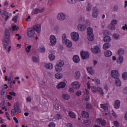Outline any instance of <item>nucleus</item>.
<instances>
[{
    "instance_id": "35",
    "label": "nucleus",
    "mask_w": 127,
    "mask_h": 127,
    "mask_svg": "<svg viewBox=\"0 0 127 127\" xmlns=\"http://www.w3.org/2000/svg\"><path fill=\"white\" fill-rule=\"evenodd\" d=\"M87 70L88 72L91 74H93L94 73V70L92 68V67H88L87 68Z\"/></svg>"
},
{
    "instance_id": "9",
    "label": "nucleus",
    "mask_w": 127,
    "mask_h": 127,
    "mask_svg": "<svg viewBox=\"0 0 127 127\" xmlns=\"http://www.w3.org/2000/svg\"><path fill=\"white\" fill-rule=\"evenodd\" d=\"M65 17V14L62 13H60L58 14L57 18L58 20L62 21L64 20Z\"/></svg>"
},
{
    "instance_id": "60",
    "label": "nucleus",
    "mask_w": 127,
    "mask_h": 127,
    "mask_svg": "<svg viewBox=\"0 0 127 127\" xmlns=\"http://www.w3.org/2000/svg\"><path fill=\"white\" fill-rule=\"evenodd\" d=\"M114 125L116 127H118L119 126V123L117 121H115L113 122Z\"/></svg>"
},
{
    "instance_id": "49",
    "label": "nucleus",
    "mask_w": 127,
    "mask_h": 127,
    "mask_svg": "<svg viewBox=\"0 0 127 127\" xmlns=\"http://www.w3.org/2000/svg\"><path fill=\"white\" fill-rule=\"evenodd\" d=\"M32 60L35 63H37L38 61L37 58L34 56H32Z\"/></svg>"
},
{
    "instance_id": "63",
    "label": "nucleus",
    "mask_w": 127,
    "mask_h": 127,
    "mask_svg": "<svg viewBox=\"0 0 127 127\" xmlns=\"http://www.w3.org/2000/svg\"><path fill=\"white\" fill-rule=\"evenodd\" d=\"M102 120L100 119H97L96 122V123L98 124L101 123Z\"/></svg>"
},
{
    "instance_id": "37",
    "label": "nucleus",
    "mask_w": 127,
    "mask_h": 127,
    "mask_svg": "<svg viewBox=\"0 0 127 127\" xmlns=\"http://www.w3.org/2000/svg\"><path fill=\"white\" fill-rule=\"evenodd\" d=\"M87 34H93V30L92 28L89 27L87 29Z\"/></svg>"
},
{
    "instance_id": "52",
    "label": "nucleus",
    "mask_w": 127,
    "mask_h": 127,
    "mask_svg": "<svg viewBox=\"0 0 127 127\" xmlns=\"http://www.w3.org/2000/svg\"><path fill=\"white\" fill-rule=\"evenodd\" d=\"M39 50L42 53H44L45 51V49L43 47H40Z\"/></svg>"
},
{
    "instance_id": "62",
    "label": "nucleus",
    "mask_w": 127,
    "mask_h": 127,
    "mask_svg": "<svg viewBox=\"0 0 127 127\" xmlns=\"http://www.w3.org/2000/svg\"><path fill=\"white\" fill-rule=\"evenodd\" d=\"M118 6H115L113 8V10L114 11H117L118 10Z\"/></svg>"
},
{
    "instance_id": "39",
    "label": "nucleus",
    "mask_w": 127,
    "mask_h": 127,
    "mask_svg": "<svg viewBox=\"0 0 127 127\" xmlns=\"http://www.w3.org/2000/svg\"><path fill=\"white\" fill-rule=\"evenodd\" d=\"M68 39H66V34H63L62 36V42L63 43H64Z\"/></svg>"
},
{
    "instance_id": "43",
    "label": "nucleus",
    "mask_w": 127,
    "mask_h": 127,
    "mask_svg": "<svg viewBox=\"0 0 127 127\" xmlns=\"http://www.w3.org/2000/svg\"><path fill=\"white\" fill-rule=\"evenodd\" d=\"M78 0H67V2L70 4H73L77 3Z\"/></svg>"
},
{
    "instance_id": "47",
    "label": "nucleus",
    "mask_w": 127,
    "mask_h": 127,
    "mask_svg": "<svg viewBox=\"0 0 127 127\" xmlns=\"http://www.w3.org/2000/svg\"><path fill=\"white\" fill-rule=\"evenodd\" d=\"M113 36L114 38L115 39H118L120 37V35L118 33L114 34L113 35Z\"/></svg>"
},
{
    "instance_id": "40",
    "label": "nucleus",
    "mask_w": 127,
    "mask_h": 127,
    "mask_svg": "<svg viewBox=\"0 0 127 127\" xmlns=\"http://www.w3.org/2000/svg\"><path fill=\"white\" fill-rule=\"evenodd\" d=\"M32 48V46L31 45H29L27 47L25 46V48L26 52L28 53L31 51V49Z\"/></svg>"
},
{
    "instance_id": "32",
    "label": "nucleus",
    "mask_w": 127,
    "mask_h": 127,
    "mask_svg": "<svg viewBox=\"0 0 127 127\" xmlns=\"http://www.w3.org/2000/svg\"><path fill=\"white\" fill-rule=\"evenodd\" d=\"M56 64L62 67L64 65V62L63 61L60 60L57 61Z\"/></svg>"
},
{
    "instance_id": "34",
    "label": "nucleus",
    "mask_w": 127,
    "mask_h": 127,
    "mask_svg": "<svg viewBox=\"0 0 127 127\" xmlns=\"http://www.w3.org/2000/svg\"><path fill=\"white\" fill-rule=\"evenodd\" d=\"M55 76L56 78L60 79L63 77V75L61 73H57L55 75Z\"/></svg>"
},
{
    "instance_id": "46",
    "label": "nucleus",
    "mask_w": 127,
    "mask_h": 127,
    "mask_svg": "<svg viewBox=\"0 0 127 127\" xmlns=\"http://www.w3.org/2000/svg\"><path fill=\"white\" fill-rule=\"evenodd\" d=\"M91 90L92 92L95 93L97 91V88L96 87L94 86H91Z\"/></svg>"
},
{
    "instance_id": "8",
    "label": "nucleus",
    "mask_w": 127,
    "mask_h": 127,
    "mask_svg": "<svg viewBox=\"0 0 127 127\" xmlns=\"http://www.w3.org/2000/svg\"><path fill=\"white\" fill-rule=\"evenodd\" d=\"M92 51L94 53H96L100 52V47L98 46H95L91 49Z\"/></svg>"
},
{
    "instance_id": "6",
    "label": "nucleus",
    "mask_w": 127,
    "mask_h": 127,
    "mask_svg": "<svg viewBox=\"0 0 127 127\" xmlns=\"http://www.w3.org/2000/svg\"><path fill=\"white\" fill-rule=\"evenodd\" d=\"M72 86L75 89H79L81 85V83L79 82L75 81L72 82L71 84Z\"/></svg>"
},
{
    "instance_id": "64",
    "label": "nucleus",
    "mask_w": 127,
    "mask_h": 127,
    "mask_svg": "<svg viewBox=\"0 0 127 127\" xmlns=\"http://www.w3.org/2000/svg\"><path fill=\"white\" fill-rule=\"evenodd\" d=\"M117 21L116 20H112L111 24H117Z\"/></svg>"
},
{
    "instance_id": "1",
    "label": "nucleus",
    "mask_w": 127,
    "mask_h": 127,
    "mask_svg": "<svg viewBox=\"0 0 127 127\" xmlns=\"http://www.w3.org/2000/svg\"><path fill=\"white\" fill-rule=\"evenodd\" d=\"M10 35L9 30L6 29L5 31L4 37L2 40L3 45L5 49H7V45L11 42Z\"/></svg>"
},
{
    "instance_id": "44",
    "label": "nucleus",
    "mask_w": 127,
    "mask_h": 127,
    "mask_svg": "<svg viewBox=\"0 0 127 127\" xmlns=\"http://www.w3.org/2000/svg\"><path fill=\"white\" fill-rule=\"evenodd\" d=\"M49 58L50 60L52 61L55 59V57L54 55L51 54L49 55Z\"/></svg>"
},
{
    "instance_id": "61",
    "label": "nucleus",
    "mask_w": 127,
    "mask_h": 127,
    "mask_svg": "<svg viewBox=\"0 0 127 127\" xmlns=\"http://www.w3.org/2000/svg\"><path fill=\"white\" fill-rule=\"evenodd\" d=\"M82 94V92L80 91H78L76 93V95L77 96L80 95Z\"/></svg>"
},
{
    "instance_id": "12",
    "label": "nucleus",
    "mask_w": 127,
    "mask_h": 127,
    "mask_svg": "<svg viewBox=\"0 0 127 127\" xmlns=\"http://www.w3.org/2000/svg\"><path fill=\"white\" fill-rule=\"evenodd\" d=\"M98 13V10L96 7H93V16L94 18H96Z\"/></svg>"
},
{
    "instance_id": "59",
    "label": "nucleus",
    "mask_w": 127,
    "mask_h": 127,
    "mask_svg": "<svg viewBox=\"0 0 127 127\" xmlns=\"http://www.w3.org/2000/svg\"><path fill=\"white\" fill-rule=\"evenodd\" d=\"M39 84L41 86H44L46 85V83L44 81H41L39 83Z\"/></svg>"
},
{
    "instance_id": "16",
    "label": "nucleus",
    "mask_w": 127,
    "mask_h": 127,
    "mask_svg": "<svg viewBox=\"0 0 127 127\" xmlns=\"http://www.w3.org/2000/svg\"><path fill=\"white\" fill-rule=\"evenodd\" d=\"M19 104L18 102H16L15 103L14 105V109L16 112L19 113H20L21 111L19 108Z\"/></svg>"
},
{
    "instance_id": "57",
    "label": "nucleus",
    "mask_w": 127,
    "mask_h": 127,
    "mask_svg": "<svg viewBox=\"0 0 127 127\" xmlns=\"http://www.w3.org/2000/svg\"><path fill=\"white\" fill-rule=\"evenodd\" d=\"M48 126L49 127H55V125L54 122H51L49 124Z\"/></svg>"
},
{
    "instance_id": "21",
    "label": "nucleus",
    "mask_w": 127,
    "mask_h": 127,
    "mask_svg": "<svg viewBox=\"0 0 127 127\" xmlns=\"http://www.w3.org/2000/svg\"><path fill=\"white\" fill-rule=\"evenodd\" d=\"M74 76L75 78L78 79L81 76L80 72L79 71L75 72L74 74Z\"/></svg>"
},
{
    "instance_id": "58",
    "label": "nucleus",
    "mask_w": 127,
    "mask_h": 127,
    "mask_svg": "<svg viewBox=\"0 0 127 127\" xmlns=\"http://www.w3.org/2000/svg\"><path fill=\"white\" fill-rule=\"evenodd\" d=\"M95 82L96 84L97 85L99 84H100V81L97 79H95Z\"/></svg>"
},
{
    "instance_id": "10",
    "label": "nucleus",
    "mask_w": 127,
    "mask_h": 127,
    "mask_svg": "<svg viewBox=\"0 0 127 127\" xmlns=\"http://www.w3.org/2000/svg\"><path fill=\"white\" fill-rule=\"evenodd\" d=\"M81 54L83 59H87L89 56V54L88 52L87 51H82L81 52Z\"/></svg>"
},
{
    "instance_id": "27",
    "label": "nucleus",
    "mask_w": 127,
    "mask_h": 127,
    "mask_svg": "<svg viewBox=\"0 0 127 127\" xmlns=\"http://www.w3.org/2000/svg\"><path fill=\"white\" fill-rule=\"evenodd\" d=\"M125 50L123 48H119L118 51V54L119 56L123 55L124 53Z\"/></svg>"
},
{
    "instance_id": "42",
    "label": "nucleus",
    "mask_w": 127,
    "mask_h": 127,
    "mask_svg": "<svg viewBox=\"0 0 127 127\" xmlns=\"http://www.w3.org/2000/svg\"><path fill=\"white\" fill-rule=\"evenodd\" d=\"M14 77L13 75L12 74H10L9 76V79H8V81L10 84H11L12 83V80L13 79Z\"/></svg>"
},
{
    "instance_id": "38",
    "label": "nucleus",
    "mask_w": 127,
    "mask_h": 127,
    "mask_svg": "<svg viewBox=\"0 0 127 127\" xmlns=\"http://www.w3.org/2000/svg\"><path fill=\"white\" fill-rule=\"evenodd\" d=\"M68 114L70 117L72 118H74L76 117L75 114L72 111L69 112Z\"/></svg>"
},
{
    "instance_id": "48",
    "label": "nucleus",
    "mask_w": 127,
    "mask_h": 127,
    "mask_svg": "<svg viewBox=\"0 0 127 127\" xmlns=\"http://www.w3.org/2000/svg\"><path fill=\"white\" fill-rule=\"evenodd\" d=\"M92 9V6L91 4L89 3H88L87 6V10L88 11H89L91 10Z\"/></svg>"
},
{
    "instance_id": "53",
    "label": "nucleus",
    "mask_w": 127,
    "mask_h": 127,
    "mask_svg": "<svg viewBox=\"0 0 127 127\" xmlns=\"http://www.w3.org/2000/svg\"><path fill=\"white\" fill-rule=\"evenodd\" d=\"M18 16L17 15L15 16L12 19V20L14 21L15 23H16L17 20Z\"/></svg>"
},
{
    "instance_id": "55",
    "label": "nucleus",
    "mask_w": 127,
    "mask_h": 127,
    "mask_svg": "<svg viewBox=\"0 0 127 127\" xmlns=\"http://www.w3.org/2000/svg\"><path fill=\"white\" fill-rule=\"evenodd\" d=\"M16 112V110L14 109H12L11 111V115L12 116H13L15 115V114Z\"/></svg>"
},
{
    "instance_id": "15",
    "label": "nucleus",
    "mask_w": 127,
    "mask_h": 127,
    "mask_svg": "<svg viewBox=\"0 0 127 127\" xmlns=\"http://www.w3.org/2000/svg\"><path fill=\"white\" fill-rule=\"evenodd\" d=\"M44 66L46 69L50 70L52 69L53 68V64L50 63H45Z\"/></svg>"
},
{
    "instance_id": "41",
    "label": "nucleus",
    "mask_w": 127,
    "mask_h": 127,
    "mask_svg": "<svg viewBox=\"0 0 127 127\" xmlns=\"http://www.w3.org/2000/svg\"><path fill=\"white\" fill-rule=\"evenodd\" d=\"M19 28V27L16 25H14L12 26V28H10L9 29L10 30H12L13 31H15L16 30H18Z\"/></svg>"
},
{
    "instance_id": "23",
    "label": "nucleus",
    "mask_w": 127,
    "mask_h": 127,
    "mask_svg": "<svg viewBox=\"0 0 127 127\" xmlns=\"http://www.w3.org/2000/svg\"><path fill=\"white\" fill-rule=\"evenodd\" d=\"M68 47H71L72 46V43L71 41L70 40H67L64 43Z\"/></svg>"
},
{
    "instance_id": "13",
    "label": "nucleus",
    "mask_w": 127,
    "mask_h": 127,
    "mask_svg": "<svg viewBox=\"0 0 127 127\" xmlns=\"http://www.w3.org/2000/svg\"><path fill=\"white\" fill-rule=\"evenodd\" d=\"M66 85V83L64 82H62L57 85L56 88L58 89L63 88L65 87Z\"/></svg>"
},
{
    "instance_id": "25",
    "label": "nucleus",
    "mask_w": 127,
    "mask_h": 127,
    "mask_svg": "<svg viewBox=\"0 0 127 127\" xmlns=\"http://www.w3.org/2000/svg\"><path fill=\"white\" fill-rule=\"evenodd\" d=\"M82 114L83 117L84 118H87L89 117V113L86 111H82Z\"/></svg>"
},
{
    "instance_id": "2",
    "label": "nucleus",
    "mask_w": 127,
    "mask_h": 127,
    "mask_svg": "<svg viewBox=\"0 0 127 127\" xmlns=\"http://www.w3.org/2000/svg\"><path fill=\"white\" fill-rule=\"evenodd\" d=\"M71 38L75 42L78 41L79 38V35L78 32H72L70 35Z\"/></svg>"
},
{
    "instance_id": "56",
    "label": "nucleus",
    "mask_w": 127,
    "mask_h": 127,
    "mask_svg": "<svg viewBox=\"0 0 127 127\" xmlns=\"http://www.w3.org/2000/svg\"><path fill=\"white\" fill-rule=\"evenodd\" d=\"M54 117L56 119H61L62 118L61 116L59 114H57L55 115Z\"/></svg>"
},
{
    "instance_id": "11",
    "label": "nucleus",
    "mask_w": 127,
    "mask_h": 127,
    "mask_svg": "<svg viewBox=\"0 0 127 127\" xmlns=\"http://www.w3.org/2000/svg\"><path fill=\"white\" fill-rule=\"evenodd\" d=\"M32 28L33 30H35L37 32L39 33L40 32L41 26L40 24H36Z\"/></svg>"
},
{
    "instance_id": "3",
    "label": "nucleus",
    "mask_w": 127,
    "mask_h": 127,
    "mask_svg": "<svg viewBox=\"0 0 127 127\" xmlns=\"http://www.w3.org/2000/svg\"><path fill=\"white\" fill-rule=\"evenodd\" d=\"M35 32L32 28H29L27 32L28 36L29 38H32L34 37Z\"/></svg>"
},
{
    "instance_id": "14",
    "label": "nucleus",
    "mask_w": 127,
    "mask_h": 127,
    "mask_svg": "<svg viewBox=\"0 0 127 127\" xmlns=\"http://www.w3.org/2000/svg\"><path fill=\"white\" fill-rule=\"evenodd\" d=\"M77 27L79 30L83 31L86 29L87 26L86 24H78Z\"/></svg>"
},
{
    "instance_id": "17",
    "label": "nucleus",
    "mask_w": 127,
    "mask_h": 127,
    "mask_svg": "<svg viewBox=\"0 0 127 127\" xmlns=\"http://www.w3.org/2000/svg\"><path fill=\"white\" fill-rule=\"evenodd\" d=\"M73 60L74 62L75 63H78L80 61L79 57L77 55H74L73 57Z\"/></svg>"
},
{
    "instance_id": "28",
    "label": "nucleus",
    "mask_w": 127,
    "mask_h": 127,
    "mask_svg": "<svg viewBox=\"0 0 127 127\" xmlns=\"http://www.w3.org/2000/svg\"><path fill=\"white\" fill-rule=\"evenodd\" d=\"M115 84L118 86H120L121 85V83L120 79L119 78L115 79Z\"/></svg>"
},
{
    "instance_id": "31",
    "label": "nucleus",
    "mask_w": 127,
    "mask_h": 127,
    "mask_svg": "<svg viewBox=\"0 0 127 127\" xmlns=\"http://www.w3.org/2000/svg\"><path fill=\"white\" fill-rule=\"evenodd\" d=\"M87 37L89 40L91 41H93L94 39L93 34H87Z\"/></svg>"
},
{
    "instance_id": "26",
    "label": "nucleus",
    "mask_w": 127,
    "mask_h": 127,
    "mask_svg": "<svg viewBox=\"0 0 127 127\" xmlns=\"http://www.w3.org/2000/svg\"><path fill=\"white\" fill-rule=\"evenodd\" d=\"M62 67L56 64L55 67L56 71L57 72H60L62 70Z\"/></svg>"
},
{
    "instance_id": "5",
    "label": "nucleus",
    "mask_w": 127,
    "mask_h": 127,
    "mask_svg": "<svg viewBox=\"0 0 127 127\" xmlns=\"http://www.w3.org/2000/svg\"><path fill=\"white\" fill-rule=\"evenodd\" d=\"M111 75L112 77L115 79L119 78L120 76L119 74L116 70H112L111 72Z\"/></svg>"
},
{
    "instance_id": "22",
    "label": "nucleus",
    "mask_w": 127,
    "mask_h": 127,
    "mask_svg": "<svg viewBox=\"0 0 127 127\" xmlns=\"http://www.w3.org/2000/svg\"><path fill=\"white\" fill-rule=\"evenodd\" d=\"M120 102L119 100H116L114 104L115 108L116 109L118 108L120 106Z\"/></svg>"
},
{
    "instance_id": "36",
    "label": "nucleus",
    "mask_w": 127,
    "mask_h": 127,
    "mask_svg": "<svg viewBox=\"0 0 127 127\" xmlns=\"http://www.w3.org/2000/svg\"><path fill=\"white\" fill-rule=\"evenodd\" d=\"M122 79L124 80H127V72H125L122 73Z\"/></svg>"
},
{
    "instance_id": "7",
    "label": "nucleus",
    "mask_w": 127,
    "mask_h": 127,
    "mask_svg": "<svg viewBox=\"0 0 127 127\" xmlns=\"http://www.w3.org/2000/svg\"><path fill=\"white\" fill-rule=\"evenodd\" d=\"M45 10L44 8L41 9L35 8L34 9L32 12V14H37L39 13H41L44 12Z\"/></svg>"
},
{
    "instance_id": "33",
    "label": "nucleus",
    "mask_w": 127,
    "mask_h": 127,
    "mask_svg": "<svg viewBox=\"0 0 127 127\" xmlns=\"http://www.w3.org/2000/svg\"><path fill=\"white\" fill-rule=\"evenodd\" d=\"M111 40V37L109 36H105L104 38V40L105 42H109Z\"/></svg>"
},
{
    "instance_id": "30",
    "label": "nucleus",
    "mask_w": 127,
    "mask_h": 127,
    "mask_svg": "<svg viewBox=\"0 0 127 127\" xmlns=\"http://www.w3.org/2000/svg\"><path fill=\"white\" fill-rule=\"evenodd\" d=\"M62 97L65 100H68L70 98L68 94H63Z\"/></svg>"
},
{
    "instance_id": "51",
    "label": "nucleus",
    "mask_w": 127,
    "mask_h": 127,
    "mask_svg": "<svg viewBox=\"0 0 127 127\" xmlns=\"http://www.w3.org/2000/svg\"><path fill=\"white\" fill-rule=\"evenodd\" d=\"M108 27L110 29L112 30H114L115 28L114 24H110Z\"/></svg>"
},
{
    "instance_id": "18",
    "label": "nucleus",
    "mask_w": 127,
    "mask_h": 127,
    "mask_svg": "<svg viewBox=\"0 0 127 127\" xmlns=\"http://www.w3.org/2000/svg\"><path fill=\"white\" fill-rule=\"evenodd\" d=\"M84 92L85 94V95H87L86 96V98H85V99L86 101L90 99L89 96L88 95L89 94V91L87 90V89H85L84 91Z\"/></svg>"
},
{
    "instance_id": "50",
    "label": "nucleus",
    "mask_w": 127,
    "mask_h": 127,
    "mask_svg": "<svg viewBox=\"0 0 127 127\" xmlns=\"http://www.w3.org/2000/svg\"><path fill=\"white\" fill-rule=\"evenodd\" d=\"M97 91L101 95H102L103 94V90L101 88L98 87L97 88Z\"/></svg>"
},
{
    "instance_id": "29",
    "label": "nucleus",
    "mask_w": 127,
    "mask_h": 127,
    "mask_svg": "<svg viewBox=\"0 0 127 127\" xmlns=\"http://www.w3.org/2000/svg\"><path fill=\"white\" fill-rule=\"evenodd\" d=\"M110 46L111 44L110 43H105L103 44V48L104 49H107L110 48Z\"/></svg>"
},
{
    "instance_id": "54",
    "label": "nucleus",
    "mask_w": 127,
    "mask_h": 127,
    "mask_svg": "<svg viewBox=\"0 0 127 127\" xmlns=\"http://www.w3.org/2000/svg\"><path fill=\"white\" fill-rule=\"evenodd\" d=\"M86 108L87 109H92L93 108L91 105L90 104H88L86 105Z\"/></svg>"
},
{
    "instance_id": "4",
    "label": "nucleus",
    "mask_w": 127,
    "mask_h": 127,
    "mask_svg": "<svg viewBox=\"0 0 127 127\" xmlns=\"http://www.w3.org/2000/svg\"><path fill=\"white\" fill-rule=\"evenodd\" d=\"M49 39L50 42L49 45L52 46H54L57 42V39L55 36L51 35L50 36Z\"/></svg>"
},
{
    "instance_id": "19",
    "label": "nucleus",
    "mask_w": 127,
    "mask_h": 127,
    "mask_svg": "<svg viewBox=\"0 0 127 127\" xmlns=\"http://www.w3.org/2000/svg\"><path fill=\"white\" fill-rule=\"evenodd\" d=\"M104 54L105 57H110L112 55V53L110 51L107 50L104 52Z\"/></svg>"
},
{
    "instance_id": "24",
    "label": "nucleus",
    "mask_w": 127,
    "mask_h": 127,
    "mask_svg": "<svg viewBox=\"0 0 127 127\" xmlns=\"http://www.w3.org/2000/svg\"><path fill=\"white\" fill-rule=\"evenodd\" d=\"M101 108L104 110H107L108 109V105L107 104H100Z\"/></svg>"
},
{
    "instance_id": "45",
    "label": "nucleus",
    "mask_w": 127,
    "mask_h": 127,
    "mask_svg": "<svg viewBox=\"0 0 127 127\" xmlns=\"http://www.w3.org/2000/svg\"><path fill=\"white\" fill-rule=\"evenodd\" d=\"M91 123V121L90 120H86L84 121L83 123L86 125H89Z\"/></svg>"
},
{
    "instance_id": "20",
    "label": "nucleus",
    "mask_w": 127,
    "mask_h": 127,
    "mask_svg": "<svg viewBox=\"0 0 127 127\" xmlns=\"http://www.w3.org/2000/svg\"><path fill=\"white\" fill-rule=\"evenodd\" d=\"M123 57L122 56H120L117 59V62L119 64H122L123 62Z\"/></svg>"
}]
</instances>
